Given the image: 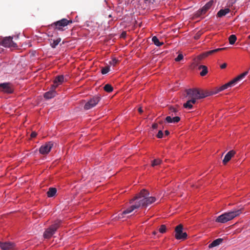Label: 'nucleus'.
Listing matches in <instances>:
<instances>
[{"label": "nucleus", "mask_w": 250, "mask_h": 250, "mask_svg": "<svg viewBox=\"0 0 250 250\" xmlns=\"http://www.w3.org/2000/svg\"><path fill=\"white\" fill-rule=\"evenodd\" d=\"M180 120V118L178 116L172 118L171 116H167L166 121L168 123H176Z\"/></svg>", "instance_id": "obj_20"}, {"label": "nucleus", "mask_w": 250, "mask_h": 250, "mask_svg": "<svg viewBox=\"0 0 250 250\" xmlns=\"http://www.w3.org/2000/svg\"><path fill=\"white\" fill-rule=\"evenodd\" d=\"M138 111L140 113H142L143 112V109L141 107L138 109Z\"/></svg>", "instance_id": "obj_43"}, {"label": "nucleus", "mask_w": 250, "mask_h": 250, "mask_svg": "<svg viewBox=\"0 0 250 250\" xmlns=\"http://www.w3.org/2000/svg\"><path fill=\"white\" fill-rule=\"evenodd\" d=\"M152 41L157 46H161L164 44L163 42H160L156 36H154L152 38Z\"/></svg>", "instance_id": "obj_27"}, {"label": "nucleus", "mask_w": 250, "mask_h": 250, "mask_svg": "<svg viewBox=\"0 0 250 250\" xmlns=\"http://www.w3.org/2000/svg\"><path fill=\"white\" fill-rule=\"evenodd\" d=\"M166 230V227L165 225H162L160 226V228H159V231L160 232L163 233L165 232Z\"/></svg>", "instance_id": "obj_34"}, {"label": "nucleus", "mask_w": 250, "mask_h": 250, "mask_svg": "<svg viewBox=\"0 0 250 250\" xmlns=\"http://www.w3.org/2000/svg\"><path fill=\"white\" fill-rule=\"evenodd\" d=\"M242 213V208L235 209L229 212H225L224 213L218 216L215 221L218 223H225L233 219L235 217L238 216Z\"/></svg>", "instance_id": "obj_1"}, {"label": "nucleus", "mask_w": 250, "mask_h": 250, "mask_svg": "<svg viewBox=\"0 0 250 250\" xmlns=\"http://www.w3.org/2000/svg\"><path fill=\"white\" fill-rule=\"evenodd\" d=\"M101 99L99 96H96L90 99L84 106L85 110H89L97 105Z\"/></svg>", "instance_id": "obj_9"}, {"label": "nucleus", "mask_w": 250, "mask_h": 250, "mask_svg": "<svg viewBox=\"0 0 250 250\" xmlns=\"http://www.w3.org/2000/svg\"><path fill=\"white\" fill-rule=\"evenodd\" d=\"M156 201V198L154 197L150 196L149 197V195H146V207L148 206V205L152 204L153 203L155 202Z\"/></svg>", "instance_id": "obj_24"}, {"label": "nucleus", "mask_w": 250, "mask_h": 250, "mask_svg": "<svg viewBox=\"0 0 250 250\" xmlns=\"http://www.w3.org/2000/svg\"><path fill=\"white\" fill-rule=\"evenodd\" d=\"M71 20H67L66 19H62L61 20L57 21L51 24V25L54 26L55 28L61 31H63V27L66 26L70 23H72Z\"/></svg>", "instance_id": "obj_8"}, {"label": "nucleus", "mask_w": 250, "mask_h": 250, "mask_svg": "<svg viewBox=\"0 0 250 250\" xmlns=\"http://www.w3.org/2000/svg\"><path fill=\"white\" fill-rule=\"evenodd\" d=\"M104 89L107 92H111L113 90V87L108 83L104 85Z\"/></svg>", "instance_id": "obj_30"}, {"label": "nucleus", "mask_w": 250, "mask_h": 250, "mask_svg": "<svg viewBox=\"0 0 250 250\" xmlns=\"http://www.w3.org/2000/svg\"><path fill=\"white\" fill-rule=\"evenodd\" d=\"M146 3L148 4H153L155 2V0H145Z\"/></svg>", "instance_id": "obj_37"}, {"label": "nucleus", "mask_w": 250, "mask_h": 250, "mask_svg": "<svg viewBox=\"0 0 250 250\" xmlns=\"http://www.w3.org/2000/svg\"><path fill=\"white\" fill-rule=\"evenodd\" d=\"M248 71H246L243 73L240 74V75L236 77L235 78L230 81L229 82L226 83L225 84L222 85L220 88V91H222L224 89H226L229 87H232L234 86L236 83H237L239 81L242 80L248 74Z\"/></svg>", "instance_id": "obj_6"}, {"label": "nucleus", "mask_w": 250, "mask_h": 250, "mask_svg": "<svg viewBox=\"0 0 250 250\" xmlns=\"http://www.w3.org/2000/svg\"><path fill=\"white\" fill-rule=\"evenodd\" d=\"M227 64L226 63H224L222 65H221L220 67L221 69H224L226 67Z\"/></svg>", "instance_id": "obj_40"}, {"label": "nucleus", "mask_w": 250, "mask_h": 250, "mask_svg": "<svg viewBox=\"0 0 250 250\" xmlns=\"http://www.w3.org/2000/svg\"><path fill=\"white\" fill-rule=\"evenodd\" d=\"M182 225H178L175 228V238L178 240L185 239L187 237V233L183 231Z\"/></svg>", "instance_id": "obj_10"}, {"label": "nucleus", "mask_w": 250, "mask_h": 250, "mask_svg": "<svg viewBox=\"0 0 250 250\" xmlns=\"http://www.w3.org/2000/svg\"><path fill=\"white\" fill-rule=\"evenodd\" d=\"M13 37L11 36L5 37L2 41L1 45L5 47H17L16 43L14 42L12 40Z\"/></svg>", "instance_id": "obj_12"}, {"label": "nucleus", "mask_w": 250, "mask_h": 250, "mask_svg": "<svg viewBox=\"0 0 250 250\" xmlns=\"http://www.w3.org/2000/svg\"><path fill=\"white\" fill-rule=\"evenodd\" d=\"M223 241V239L222 238H218L215 240H214L211 243H210L208 245L209 248H212L214 247L217 246L219 245Z\"/></svg>", "instance_id": "obj_23"}, {"label": "nucleus", "mask_w": 250, "mask_h": 250, "mask_svg": "<svg viewBox=\"0 0 250 250\" xmlns=\"http://www.w3.org/2000/svg\"><path fill=\"white\" fill-rule=\"evenodd\" d=\"M53 146V143L52 142H48L40 147L39 152L42 155L47 154L50 151Z\"/></svg>", "instance_id": "obj_11"}, {"label": "nucleus", "mask_w": 250, "mask_h": 250, "mask_svg": "<svg viewBox=\"0 0 250 250\" xmlns=\"http://www.w3.org/2000/svg\"><path fill=\"white\" fill-rule=\"evenodd\" d=\"M64 77L63 75H60L56 77L54 81V84L53 85H57V87L59 85L61 84L64 82Z\"/></svg>", "instance_id": "obj_19"}, {"label": "nucleus", "mask_w": 250, "mask_h": 250, "mask_svg": "<svg viewBox=\"0 0 250 250\" xmlns=\"http://www.w3.org/2000/svg\"><path fill=\"white\" fill-rule=\"evenodd\" d=\"M214 3L213 0H210L202 8L199 9L195 14L196 17H200L205 15L206 12L211 8Z\"/></svg>", "instance_id": "obj_7"}, {"label": "nucleus", "mask_w": 250, "mask_h": 250, "mask_svg": "<svg viewBox=\"0 0 250 250\" xmlns=\"http://www.w3.org/2000/svg\"><path fill=\"white\" fill-rule=\"evenodd\" d=\"M184 56L182 54H179L178 56L175 59L176 62H180L183 59Z\"/></svg>", "instance_id": "obj_33"}, {"label": "nucleus", "mask_w": 250, "mask_h": 250, "mask_svg": "<svg viewBox=\"0 0 250 250\" xmlns=\"http://www.w3.org/2000/svg\"><path fill=\"white\" fill-rule=\"evenodd\" d=\"M237 38L235 35H231L229 37V42L230 44H233L236 41Z\"/></svg>", "instance_id": "obj_29"}, {"label": "nucleus", "mask_w": 250, "mask_h": 250, "mask_svg": "<svg viewBox=\"0 0 250 250\" xmlns=\"http://www.w3.org/2000/svg\"><path fill=\"white\" fill-rule=\"evenodd\" d=\"M110 70V67L109 66L103 67L101 70V73L102 74H107Z\"/></svg>", "instance_id": "obj_32"}, {"label": "nucleus", "mask_w": 250, "mask_h": 250, "mask_svg": "<svg viewBox=\"0 0 250 250\" xmlns=\"http://www.w3.org/2000/svg\"><path fill=\"white\" fill-rule=\"evenodd\" d=\"M171 112H175V109L174 108H172L171 109Z\"/></svg>", "instance_id": "obj_44"}, {"label": "nucleus", "mask_w": 250, "mask_h": 250, "mask_svg": "<svg viewBox=\"0 0 250 250\" xmlns=\"http://www.w3.org/2000/svg\"><path fill=\"white\" fill-rule=\"evenodd\" d=\"M225 49V48H217V49H213V50H210V51H208L206 53L208 55H210V54H212L213 53H214L215 52H217L220 50H224Z\"/></svg>", "instance_id": "obj_31"}, {"label": "nucleus", "mask_w": 250, "mask_h": 250, "mask_svg": "<svg viewBox=\"0 0 250 250\" xmlns=\"http://www.w3.org/2000/svg\"><path fill=\"white\" fill-rule=\"evenodd\" d=\"M118 62V61L116 58H113L111 61L109 62V63L113 66H115Z\"/></svg>", "instance_id": "obj_35"}, {"label": "nucleus", "mask_w": 250, "mask_h": 250, "mask_svg": "<svg viewBox=\"0 0 250 250\" xmlns=\"http://www.w3.org/2000/svg\"><path fill=\"white\" fill-rule=\"evenodd\" d=\"M158 138H162L163 137V132L162 130H159L157 135Z\"/></svg>", "instance_id": "obj_36"}, {"label": "nucleus", "mask_w": 250, "mask_h": 250, "mask_svg": "<svg viewBox=\"0 0 250 250\" xmlns=\"http://www.w3.org/2000/svg\"><path fill=\"white\" fill-rule=\"evenodd\" d=\"M60 226V221H57L48 228H47L43 233V237L44 238L49 239L51 238L53 235L55 233L57 229Z\"/></svg>", "instance_id": "obj_4"}, {"label": "nucleus", "mask_w": 250, "mask_h": 250, "mask_svg": "<svg viewBox=\"0 0 250 250\" xmlns=\"http://www.w3.org/2000/svg\"><path fill=\"white\" fill-rule=\"evenodd\" d=\"M37 135V133L35 131H33L31 134V137L32 138L35 137Z\"/></svg>", "instance_id": "obj_38"}, {"label": "nucleus", "mask_w": 250, "mask_h": 250, "mask_svg": "<svg viewBox=\"0 0 250 250\" xmlns=\"http://www.w3.org/2000/svg\"><path fill=\"white\" fill-rule=\"evenodd\" d=\"M230 10L229 8L220 9L217 14V17L222 18L230 12Z\"/></svg>", "instance_id": "obj_18"}, {"label": "nucleus", "mask_w": 250, "mask_h": 250, "mask_svg": "<svg viewBox=\"0 0 250 250\" xmlns=\"http://www.w3.org/2000/svg\"><path fill=\"white\" fill-rule=\"evenodd\" d=\"M157 126H158V125L157 124H153L152 125V127L153 128V129H156L157 128Z\"/></svg>", "instance_id": "obj_41"}, {"label": "nucleus", "mask_w": 250, "mask_h": 250, "mask_svg": "<svg viewBox=\"0 0 250 250\" xmlns=\"http://www.w3.org/2000/svg\"><path fill=\"white\" fill-rule=\"evenodd\" d=\"M149 195L148 191L145 189H142L138 195L131 200L130 203H132L134 202V205L137 208L141 207H146V195Z\"/></svg>", "instance_id": "obj_2"}, {"label": "nucleus", "mask_w": 250, "mask_h": 250, "mask_svg": "<svg viewBox=\"0 0 250 250\" xmlns=\"http://www.w3.org/2000/svg\"><path fill=\"white\" fill-rule=\"evenodd\" d=\"M136 207H135V206L134 204L132 205L131 206H130L128 208L126 209L125 210H124L122 212L119 213L118 215V219H122L125 217V216L130 212H131L133 210H134L135 209H136Z\"/></svg>", "instance_id": "obj_15"}, {"label": "nucleus", "mask_w": 250, "mask_h": 250, "mask_svg": "<svg viewBox=\"0 0 250 250\" xmlns=\"http://www.w3.org/2000/svg\"><path fill=\"white\" fill-rule=\"evenodd\" d=\"M0 90L7 93L13 92V89L10 86V83H0Z\"/></svg>", "instance_id": "obj_16"}, {"label": "nucleus", "mask_w": 250, "mask_h": 250, "mask_svg": "<svg viewBox=\"0 0 250 250\" xmlns=\"http://www.w3.org/2000/svg\"><path fill=\"white\" fill-rule=\"evenodd\" d=\"M199 69L202 70V71L200 72V75L202 76H205L208 72V68L205 65H200L199 67Z\"/></svg>", "instance_id": "obj_26"}, {"label": "nucleus", "mask_w": 250, "mask_h": 250, "mask_svg": "<svg viewBox=\"0 0 250 250\" xmlns=\"http://www.w3.org/2000/svg\"><path fill=\"white\" fill-rule=\"evenodd\" d=\"M235 152L232 150L229 151L226 155H225L223 160V163L224 165H226L230 159L231 158L234 156L235 154Z\"/></svg>", "instance_id": "obj_17"}, {"label": "nucleus", "mask_w": 250, "mask_h": 250, "mask_svg": "<svg viewBox=\"0 0 250 250\" xmlns=\"http://www.w3.org/2000/svg\"><path fill=\"white\" fill-rule=\"evenodd\" d=\"M61 41V39L60 38H58L56 40L52 39H49L51 46L53 48H56V47L59 43Z\"/></svg>", "instance_id": "obj_22"}, {"label": "nucleus", "mask_w": 250, "mask_h": 250, "mask_svg": "<svg viewBox=\"0 0 250 250\" xmlns=\"http://www.w3.org/2000/svg\"><path fill=\"white\" fill-rule=\"evenodd\" d=\"M249 38L250 39V36H249Z\"/></svg>", "instance_id": "obj_45"}, {"label": "nucleus", "mask_w": 250, "mask_h": 250, "mask_svg": "<svg viewBox=\"0 0 250 250\" xmlns=\"http://www.w3.org/2000/svg\"><path fill=\"white\" fill-rule=\"evenodd\" d=\"M126 33L124 31L121 34V37L125 38L126 37Z\"/></svg>", "instance_id": "obj_39"}, {"label": "nucleus", "mask_w": 250, "mask_h": 250, "mask_svg": "<svg viewBox=\"0 0 250 250\" xmlns=\"http://www.w3.org/2000/svg\"><path fill=\"white\" fill-rule=\"evenodd\" d=\"M248 71H246L243 73L240 74V75L236 77L235 78L230 81L229 82L226 83L225 84L222 85L220 88V91H222L224 89H226L229 87H232L234 86L236 83H237L239 81L242 80L248 74Z\"/></svg>", "instance_id": "obj_5"}, {"label": "nucleus", "mask_w": 250, "mask_h": 250, "mask_svg": "<svg viewBox=\"0 0 250 250\" xmlns=\"http://www.w3.org/2000/svg\"><path fill=\"white\" fill-rule=\"evenodd\" d=\"M165 135H166V136L168 135H169V131H168V130H165Z\"/></svg>", "instance_id": "obj_42"}, {"label": "nucleus", "mask_w": 250, "mask_h": 250, "mask_svg": "<svg viewBox=\"0 0 250 250\" xmlns=\"http://www.w3.org/2000/svg\"><path fill=\"white\" fill-rule=\"evenodd\" d=\"M187 95L186 97L188 99L194 100L204 98L209 95L208 93L197 89H188L186 90Z\"/></svg>", "instance_id": "obj_3"}, {"label": "nucleus", "mask_w": 250, "mask_h": 250, "mask_svg": "<svg viewBox=\"0 0 250 250\" xmlns=\"http://www.w3.org/2000/svg\"><path fill=\"white\" fill-rule=\"evenodd\" d=\"M195 101L194 100L188 99V101L184 104V107L185 108L191 109L193 107L192 104H195Z\"/></svg>", "instance_id": "obj_21"}, {"label": "nucleus", "mask_w": 250, "mask_h": 250, "mask_svg": "<svg viewBox=\"0 0 250 250\" xmlns=\"http://www.w3.org/2000/svg\"><path fill=\"white\" fill-rule=\"evenodd\" d=\"M57 192V189L55 188H50L47 192V195L48 197H54Z\"/></svg>", "instance_id": "obj_25"}, {"label": "nucleus", "mask_w": 250, "mask_h": 250, "mask_svg": "<svg viewBox=\"0 0 250 250\" xmlns=\"http://www.w3.org/2000/svg\"><path fill=\"white\" fill-rule=\"evenodd\" d=\"M57 87V85H52L51 86L50 90L44 93V97L46 99H50L54 97L57 94V92L55 91V89Z\"/></svg>", "instance_id": "obj_13"}, {"label": "nucleus", "mask_w": 250, "mask_h": 250, "mask_svg": "<svg viewBox=\"0 0 250 250\" xmlns=\"http://www.w3.org/2000/svg\"><path fill=\"white\" fill-rule=\"evenodd\" d=\"M162 163V160L160 159H156L152 161L151 166L154 167L156 166L160 165Z\"/></svg>", "instance_id": "obj_28"}, {"label": "nucleus", "mask_w": 250, "mask_h": 250, "mask_svg": "<svg viewBox=\"0 0 250 250\" xmlns=\"http://www.w3.org/2000/svg\"><path fill=\"white\" fill-rule=\"evenodd\" d=\"M15 243L11 242H0V248L2 250H14Z\"/></svg>", "instance_id": "obj_14"}]
</instances>
